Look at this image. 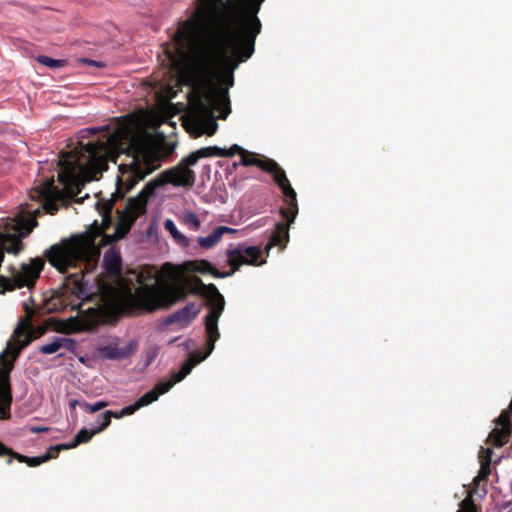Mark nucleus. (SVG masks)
<instances>
[{"mask_svg":"<svg viewBox=\"0 0 512 512\" xmlns=\"http://www.w3.org/2000/svg\"><path fill=\"white\" fill-rule=\"evenodd\" d=\"M209 273L216 278H226L233 275V271L220 272L207 260H191L175 266L169 262L163 264L161 273L172 281H176L184 273Z\"/></svg>","mask_w":512,"mask_h":512,"instance_id":"10","label":"nucleus"},{"mask_svg":"<svg viewBox=\"0 0 512 512\" xmlns=\"http://www.w3.org/2000/svg\"><path fill=\"white\" fill-rule=\"evenodd\" d=\"M200 312V307L194 302L186 304L183 308L169 315L164 324L171 325L174 323L180 324L182 327L188 326Z\"/></svg>","mask_w":512,"mask_h":512,"instance_id":"15","label":"nucleus"},{"mask_svg":"<svg viewBox=\"0 0 512 512\" xmlns=\"http://www.w3.org/2000/svg\"><path fill=\"white\" fill-rule=\"evenodd\" d=\"M153 227H154L153 225H150L149 233L152 232Z\"/></svg>","mask_w":512,"mask_h":512,"instance_id":"46","label":"nucleus"},{"mask_svg":"<svg viewBox=\"0 0 512 512\" xmlns=\"http://www.w3.org/2000/svg\"><path fill=\"white\" fill-rule=\"evenodd\" d=\"M104 268L107 274L119 280V286L123 291L126 279L122 277V259L119 252L115 250H108L104 254Z\"/></svg>","mask_w":512,"mask_h":512,"instance_id":"16","label":"nucleus"},{"mask_svg":"<svg viewBox=\"0 0 512 512\" xmlns=\"http://www.w3.org/2000/svg\"><path fill=\"white\" fill-rule=\"evenodd\" d=\"M211 157H232L236 154L237 151L242 150L237 144L232 145L229 149L220 148L217 146H209Z\"/></svg>","mask_w":512,"mask_h":512,"instance_id":"26","label":"nucleus"},{"mask_svg":"<svg viewBox=\"0 0 512 512\" xmlns=\"http://www.w3.org/2000/svg\"><path fill=\"white\" fill-rule=\"evenodd\" d=\"M112 417H114L116 419H120V418L124 417V415H122V410H120L118 412L112 411Z\"/></svg>","mask_w":512,"mask_h":512,"instance_id":"42","label":"nucleus"},{"mask_svg":"<svg viewBox=\"0 0 512 512\" xmlns=\"http://www.w3.org/2000/svg\"><path fill=\"white\" fill-rule=\"evenodd\" d=\"M216 111L219 119H226L231 113L228 90L214 84L195 86L189 96L188 131L195 137L214 135L218 129Z\"/></svg>","mask_w":512,"mask_h":512,"instance_id":"4","label":"nucleus"},{"mask_svg":"<svg viewBox=\"0 0 512 512\" xmlns=\"http://www.w3.org/2000/svg\"><path fill=\"white\" fill-rule=\"evenodd\" d=\"M99 352L101 357L105 359L120 360L128 357L132 350L129 346L120 348L115 345H107L100 348Z\"/></svg>","mask_w":512,"mask_h":512,"instance_id":"21","label":"nucleus"},{"mask_svg":"<svg viewBox=\"0 0 512 512\" xmlns=\"http://www.w3.org/2000/svg\"><path fill=\"white\" fill-rule=\"evenodd\" d=\"M196 278L197 277L195 276L192 279L193 286L191 288H188L187 285L181 283H175L170 286L164 293V296L170 299L167 305L186 299L190 293L201 295L200 292H194V290L199 289V285L195 281Z\"/></svg>","mask_w":512,"mask_h":512,"instance_id":"17","label":"nucleus"},{"mask_svg":"<svg viewBox=\"0 0 512 512\" xmlns=\"http://www.w3.org/2000/svg\"><path fill=\"white\" fill-rule=\"evenodd\" d=\"M236 154L241 155L240 164L248 167V166H256L263 171V167L266 165V162L270 160V158L266 156H262L253 152H249L242 148V150L237 151Z\"/></svg>","mask_w":512,"mask_h":512,"instance_id":"19","label":"nucleus"},{"mask_svg":"<svg viewBox=\"0 0 512 512\" xmlns=\"http://www.w3.org/2000/svg\"><path fill=\"white\" fill-rule=\"evenodd\" d=\"M263 171L272 176L274 183L279 187L284 196V206L281 207L280 213L285 223L276 222L275 224H292L298 214L297 194L292 188L285 170L275 160L270 158L263 167Z\"/></svg>","mask_w":512,"mask_h":512,"instance_id":"7","label":"nucleus"},{"mask_svg":"<svg viewBox=\"0 0 512 512\" xmlns=\"http://www.w3.org/2000/svg\"><path fill=\"white\" fill-rule=\"evenodd\" d=\"M81 133L101 134L96 141L81 144L82 152H62L61 157L53 161L54 168H60L58 181L64 186L61 190L55 185L54 176L40 179L34 192L41 204L33 208L26 204L16 214L13 224H38L37 219L43 214L54 215L60 207H65L68 198L74 197L73 187L78 172L91 180H97L108 169V163L114 162L120 154H126L130 161L118 167L116 190L112 198L105 204V215L100 224H114L110 214L116 201L125 195L156 168L158 160L149 142L126 123H118L113 129L110 125L89 128ZM192 164L184 157L178 165L161 172L149 181L136 197L130 198L123 209H116L119 221L115 224H134L135 220L144 215L149 200L155 196L156 190L166 184L177 187H192L195 183V172L190 169ZM91 224H99L94 220Z\"/></svg>","mask_w":512,"mask_h":512,"instance_id":"1","label":"nucleus"},{"mask_svg":"<svg viewBox=\"0 0 512 512\" xmlns=\"http://www.w3.org/2000/svg\"><path fill=\"white\" fill-rule=\"evenodd\" d=\"M18 454V452H15L13 449L7 447L4 443L0 441V457L9 456V459L7 460V464H11L14 455Z\"/></svg>","mask_w":512,"mask_h":512,"instance_id":"33","label":"nucleus"},{"mask_svg":"<svg viewBox=\"0 0 512 512\" xmlns=\"http://www.w3.org/2000/svg\"><path fill=\"white\" fill-rule=\"evenodd\" d=\"M290 226H275V231L272 233L269 243L265 246L266 253L273 246H280L283 249L289 239L288 229Z\"/></svg>","mask_w":512,"mask_h":512,"instance_id":"20","label":"nucleus"},{"mask_svg":"<svg viewBox=\"0 0 512 512\" xmlns=\"http://www.w3.org/2000/svg\"><path fill=\"white\" fill-rule=\"evenodd\" d=\"M82 62L86 63L88 65L99 66V67L102 66L99 62L91 60V59H87V58H83Z\"/></svg>","mask_w":512,"mask_h":512,"instance_id":"41","label":"nucleus"},{"mask_svg":"<svg viewBox=\"0 0 512 512\" xmlns=\"http://www.w3.org/2000/svg\"><path fill=\"white\" fill-rule=\"evenodd\" d=\"M23 309H24L25 313H26L28 316H30V317H31V316H33V314H34V310H33V308H31V307L29 306V304H28L27 302H24V303H23Z\"/></svg>","mask_w":512,"mask_h":512,"instance_id":"40","label":"nucleus"},{"mask_svg":"<svg viewBox=\"0 0 512 512\" xmlns=\"http://www.w3.org/2000/svg\"><path fill=\"white\" fill-rule=\"evenodd\" d=\"M105 311L100 307H92L81 312L78 317L71 318V328L74 332H89L96 330L105 322Z\"/></svg>","mask_w":512,"mask_h":512,"instance_id":"12","label":"nucleus"},{"mask_svg":"<svg viewBox=\"0 0 512 512\" xmlns=\"http://www.w3.org/2000/svg\"><path fill=\"white\" fill-rule=\"evenodd\" d=\"M111 418H112V411L111 410H107L106 412H104L102 414V422L96 428V431L99 433V432L105 430L110 425Z\"/></svg>","mask_w":512,"mask_h":512,"instance_id":"34","label":"nucleus"},{"mask_svg":"<svg viewBox=\"0 0 512 512\" xmlns=\"http://www.w3.org/2000/svg\"><path fill=\"white\" fill-rule=\"evenodd\" d=\"M83 234H74L51 245L44 251V258L60 273L84 263L88 268L97 263L100 247L127 235L132 226H87Z\"/></svg>","mask_w":512,"mask_h":512,"instance_id":"3","label":"nucleus"},{"mask_svg":"<svg viewBox=\"0 0 512 512\" xmlns=\"http://www.w3.org/2000/svg\"><path fill=\"white\" fill-rule=\"evenodd\" d=\"M129 274L136 277L139 287H134L131 281L126 280L122 293L131 299L137 306L147 312H153L164 306V299L155 285H148L156 278V267L146 266L141 270L131 269Z\"/></svg>","mask_w":512,"mask_h":512,"instance_id":"5","label":"nucleus"},{"mask_svg":"<svg viewBox=\"0 0 512 512\" xmlns=\"http://www.w3.org/2000/svg\"><path fill=\"white\" fill-rule=\"evenodd\" d=\"M227 226H218L213 233L206 237H200L198 239V243L202 248L209 249L213 247L216 243H218L226 231Z\"/></svg>","mask_w":512,"mask_h":512,"instance_id":"23","label":"nucleus"},{"mask_svg":"<svg viewBox=\"0 0 512 512\" xmlns=\"http://www.w3.org/2000/svg\"><path fill=\"white\" fill-rule=\"evenodd\" d=\"M163 224H167V225H170V224H174L172 220L170 219H167L165 220V222Z\"/></svg>","mask_w":512,"mask_h":512,"instance_id":"44","label":"nucleus"},{"mask_svg":"<svg viewBox=\"0 0 512 512\" xmlns=\"http://www.w3.org/2000/svg\"><path fill=\"white\" fill-rule=\"evenodd\" d=\"M138 409H140V408H139L138 404L135 402L134 404L126 406L123 409H121L122 410V415H124V416L132 415Z\"/></svg>","mask_w":512,"mask_h":512,"instance_id":"37","label":"nucleus"},{"mask_svg":"<svg viewBox=\"0 0 512 512\" xmlns=\"http://www.w3.org/2000/svg\"><path fill=\"white\" fill-rule=\"evenodd\" d=\"M77 342L74 339L67 337H54L52 342L42 345L39 348L40 353L48 355L58 352L59 350H66L75 352Z\"/></svg>","mask_w":512,"mask_h":512,"instance_id":"18","label":"nucleus"},{"mask_svg":"<svg viewBox=\"0 0 512 512\" xmlns=\"http://www.w3.org/2000/svg\"><path fill=\"white\" fill-rule=\"evenodd\" d=\"M510 413L508 411H503L500 416L496 420V424L501 426L500 429H507V433L511 434L512 432V421L510 419Z\"/></svg>","mask_w":512,"mask_h":512,"instance_id":"31","label":"nucleus"},{"mask_svg":"<svg viewBox=\"0 0 512 512\" xmlns=\"http://www.w3.org/2000/svg\"><path fill=\"white\" fill-rule=\"evenodd\" d=\"M70 449L67 444H57L55 446H51L44 455H51V459H54L58 456L59 452L62 450Z\"/></svg>","mask_w":512,"mask_h":512,"instance_id":"35","label":"nucleus"},{"mask_svg":"<svg viewBox=\"0 0 512 512\" xmlns=\"http://www.w3.org/2000/svg\"><path fill=\"white\" fill-rule=\"evenodd\" d=\"M77 403H78L77 401H73L71 405H72L73 407H75V405H76Z\"/></svg>","mask_w":512,"mask_h":512,"instance_id":"45","label":"nucleus"},{"mask_svg":"<svg viewBox=\"0 0 512 512\" xmlns=\"http://www.w3.org/2000/svg\"><path fill=\"white\" fill-rule=\"evenodd\" d=\"M96 429L88 430L86 428L81 429L74 437L72 442L68 443L70 449L77 447L82 443H87L91 440V438L97 434Z\"/></svg>","mask_w":512,"mask_h":512,"instance_id":"24","label":"nucleus"},{"mask_svg":"<svg viewBox=\"0 0 512 512\" xmlns=\"http://www.w3.org/2000/svg\"><path fill=\"white\" fill-rule=\"evenodd\" d=\"M184 224H200V221L195 213L192 211H185L182 216Z\"/></svg>","mask_w":512,"mask_h":512,"instance_id":"36","label":"nucleus"},{"mask_svg":"<svg viewBox=\"0 0 512 512\" xmlns=\"http://www.w3.org/2000/svg\"><path fill=\"white\" fill-rule=\"evenodd\" d=\"M180 373L174 372L171 374V377L168 381H160L155 387L141 396L136 403L139 408L145 407L153 402H155L160 395L167 393L176 383L182 381L184 378H179Z\"/></svg>","mask_w":512,"mask_h":512,"instance_id":"13","label":"nucleus"},{"mask_svg":"<svg viewBox=\"0 0 512 512\" xmlns=\"http://www.w3.org/2000/svg\"><path fill=\"white\" fill-rule=\"evenodd\" d=\"M509 436L510 434L507 433V429L495 428L491 431L489 439L494 446L501 447L507 442Z\"/></svg>","mask_w":512,"mask_h":512,"instance_id":"27","label":"nucleus"},{"mask_svg":"<svg viewBox=\"0 0 512 512\" xmlns=\"http://www.w3.org/2000/svg\"><path fill=\"white\" fill-rule=\"evenodd\" d=\"M218 339L215 338H206L205 342V350H197L189 354L188 358L184 361L182 364L180 370L178 371L181 375L179 378H185L192 369L199 364L200 362L204 361L214 350L215 348V342Z\"/></svg>","mask_w":512,"mask_h":512,"instance_id":"14","label":"nucleus"},{"mask_svg":"<svg viewBox=\"0 0 512 512\" xmlns=\"http://www.w3.org/2000/svg\"><path fill=\"white\" fill-rule=\"evenodd\" d=\"M14 334L17 337L24 336V340L20 343L18 348L12 352L9 347L0 353V419L8 420L11 418V404L12 392L10 384V373L14 368V361L18 357L20 350L28 346L31 342L30 334H27L24 329L18 326Z\"/></svg>","mask_w":512,"mask_h":512,"instance_id":"6","label":"nucleus"},{"mask_svg":"<svg viewBox=\"0 0 512 512\" xmlns=\"http://www.w3.org/2000/svg\"><path fill=\"white\" fill-rule=\"evenodd\" d=\"M81 407L88 413H95L97 411H100L108 406V403L106 401H98L94 404H90L87 402H83L80 404Z\"/></svg>","mask_w":512,"mask_h":512,"instance_id":"32","label":"nucleus"},{"mask_svg":"<svg viewBox=\"0 0 512 512\" xmlns=\"http://www.w3.org/2000/svg\"><path fill=\"white\" fill-rule=\"evenodd\" d=\"M14 459L21 463H26L30 467H37L49 460H51V455H41L36 457H28L25 455H22L20 453L14 455Z\"/></svg>","mask_w":512,"mask_h":512,"instance_id":"25","label":"nucleus"},{"mask_svg":"<svg viewBox=\"0 0 512 512\" xmlns=\"http://www.w3.org/2000/svg\"><path fill=\"white\" fill-rule=\"evenodd\" d=\"M48 430H49L48 427H43V426H31L29 428V431L32 433H42V432H47Z\"/></svg>","mask_w":512,"mask_h":512,"instance_id":"39","label":"nucleus"},{"mask_svg":"<svg viewBox=\"0 0 512 512\" xmlns=\"http://www.w3.org/2000/svg\"><path fill=\"white\" fill-rule=\"evenodd\" d=\"M70 285H72V287L69 288L72 294L80 296L85 293V287L78 274H72L67 278L66 286L69 287Z\"/></svg>","mask_w":512,"mask_h":512,"instance_id":"28","label":"nucleus"},{"mask_svg":"<svg viewBox=\"0 0 512 512\" xmlns=\"http://www.w3.org/2000/svg\"><path fill=\"white\" fill-rule=\"evenodd\" d=\"M491 456L492 450L490 448H487L485 451V455L481 457V465L478 474L473 480V483L475 485H479L481 481H487L489 475L491 474Z\"/></svg>","mask_w":512,"mask_h":512,"instance_id":"22","label":"nucleus"},{"mask_svg":"<svg viewBox=\"0 0 512 512\" xmlns=\"http://www.w3.org/2000/svg\"><path fill=\"white\" fill-rule=\"evenodd\" d=\"M265 0H198L192 16L173 35L176 54L190 56L205 73L236 68L254 53Z\"/></svg>","mask_w":512,"mask_h":512,"instance_id":"2","label":"nucleus"},{"mask_svg":"<svg viewBox=\"0 0 512 512\" xmlns=\"http://www.w3.org/2000/svg\"><path fill=\"white\" fill-rule=\"evenodd\" d=\"M36 60L47 66V67H50V68H61V67H64L66 65V61L65 60H61V59H53V58H50L48 56H44V55H40L36 58Z\"/></svg>","mask_w":512,"mask_h":512,"instance_id":"30","label":"nucleus"},{"mask_svg":"<svg viewBox=\"0 0 512 512\" xmlns=\"http://www.w3.org/2000/svg\"><path fill=\"white\" fill-rule=\"evenodd\" d=\"M226 254L231 267L230 271H233V274L242 265L260 266L266 263L265 259L260 260L262 251L257 246H244L241 244L234 249H228Z\"/></svg>","mask_w":512,"mask_h":512,"instance_id":"11","label":"nucleus"},{"mask_svg":"<svg viewBox=\"0 0 512 512\" xmlns=\"http://www.w3.org/2000/svg\"><path fill=\"white\" fill-rule=\"evenodd\" d=\"M234 232H235V230L230 228L229 226H227L226 231H224V233H234Z\"/></svg>","mask_w":512,"mask_h":512,"instance_id":"43","label":"nucleus"},{"mask_svg":"<svg viewBox=\"0 0 512 512\" xmlns=\"http://www.w3.org/2000/svg\"><path fill=\"white\" fill-rule=\"evenodd\" d=\"M207 157H211L210 149H209V147H204V148L198 149V150L190 153L186 157V161H188V163H190L192 165H195L199 159L207 158Z\"/></svg>","mask_w":512,"mask_h":512,"instance_id":"29","label":"nucleus"},{"mask_svg":"<svg viewBox=\"0 0 512 512\" xmlns=\"http://www.w3.org/2000/svg\"><path fill=\"white\" fill-rule=\"evenodd\" d=\"M166 229H168L171 233V235L176 238V239H179V240H185V237L178 232L177 230V226H165Z\"/></svg>","mask_w":512,"mask_h":512,"instance_id":"38","label":"nucleus"},{"mask_svg":"<svg viewBox=\"0 0 512 512\" xmlns=\"http://www.w3.org/2000/svg\"><path fill=\"white\" fill-rule=\"evenodd\" d=\"M45 265L43 258L36 257L29 264H23L21 268L12 274V278L0 276L1 292L11 291L15 288L31 287L39 278L41 271Z\"/></svg>","mask_w":512,"mask_h":512,"instance_id":"9","label":"nucleus"},{"mask_svg":"<svg viewBox=\"0 0 512 512\" xmlns=\"http://www.w3.org/2000/svg\"><path fill=\"white\" fill-rule=\"evenodd\" d=\"M195 281L199 285V289L194 290V292H200L206 298L207 305L210 307V311L205 317L206 337L219 339L218 321L224 311V297L214 284L206 285L200 278H196Z\"/></svg>","mask_w":512,"mask_h":512,"instance_id":"8","label":"nucleus"}]
</instances>
